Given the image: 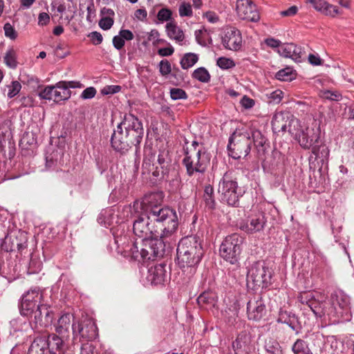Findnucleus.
<instances>
[{
  "label": "nucleus",
  "instance_id": "680f3d73",
  "mask_svg": "<svg viewBox=\"0 0 354 354\" xmlns=\"http://www.w3.org/2000/svg\"><path fill=\"white\" fill-rule=\"evenodd\" d=\"M19 102L21 103V106L24 107H30L33 106V99L30 96H21L19 98Z\"/></svg>",
  "mask_w": 354,
  "mask_h": 354
},
{
  "label": "nucleus",
  "instance_id": "c756f323",
  "mask_svg": "<svg viewBox=\"0 0 354 354\" xmlns=\"http://www.w3.org/2000/svg\"><path fill=\"white\" fill-rule=\"evenodd\" d=\"M4 63L11 68H15L17 66V52L13 48L8 49L3 56Z\"/></svg>",
  "mask_w": 354,
  "mask_h": 354
},
{
  "label": "nucleus",
  "instance_id": "9b49d317",
  "mask_svg": "<svg viewBox=\"0 0 354 354\" xmlns=\"http://www.w3.org/2000/svg\"><path fill=\"white\" fill-rule=\"evenodd\" d=\"M140 254L143 260L154 261L162 257L165 252L166 243L162 238L153 236L142 240Z\"/></svg>",
  "mask_w": 354,
  "mask_h": 354
},
{
  "label": "nucleus",
  "instance_id": "79ce46f5",
  "mask_svg": "<svg viewBox=\"0 0 354 354\" xmlns=\"http://www.w3.org/2000/svg\"><path fill=\"white\" fill-rule=\"evenodd\" d=\"M8 97L12 98L16 96L21 89V85L18 81H12L10 85L8 86Z\"/></svg>",
  "mask_w": 354,
  "mask_h": 354
},
{
  "label": "nucleus",
  "instance_id": "dca6fc26",
  "mask_svg": "<svg viewBox=\"0 0 354 354\" xmlns=\"http://www.w3.org/2000/svg\"><path fill=\"white\" fill-rule=\"evenodd\" d=\"M36 326L46 327L52 323L53 313L47 304H40L30 317Z\"/></svg>",
  "mask_w": 354,
  "mask_h": 354
},
{
  "label": "nucleus",
  "instance_id": "4c0bfd02",
  "mask_svg": "<svg viewBox=\"0 0 354 354\" xmlns=\"http://www.w3.org/2000/svg\"><path fill=\"white\" fill-rule=\"evenodd\" d=\"M55 87L69 90L70 88H82L83 85L77 81H59L55 84Z\"/></svg>",
  "mask_w": 354,
  "mask_h": 354
},
{
  "label": "nucleus",
  "instance_id": "c03bdc74",
  "mask_svg": "<svg viewBox=\"0 0 354 354\" xmlns=\"http://www.w3.org/2000/svg\"><path fill=\"white\" fill-rule=\"evenodd\" d=\"M159 71L162 76L169 75L171 71V66L167 59H162L159 63Z\"/></svg>",
  "mask_w": 354,
  "mask_h": 354
},
{
  "label": "nucleus",
  "instance_id": "338daca9",
  "mask_svg": "<svg viewBox=\"0 0 354 354\" xmlns=\"http://www.w3.org/2000/svg\"><path fill=\"white\" fill-rule=\"evenodd\" d=\"M50 21V17L46 12H41L38 17V24L39 26H46Z\"/></svg>",
  "mask_w": 354,
  "mask_h": 354
},
{
  "label": "nucleus",
  "instance_id": "6e6552de",
  "mask_svg": "<svg viewBox=\"0 0 354 354\" xmlns=\"http://www.w3.org/2000/svg\"><path fill=\"white\" fill-rule=\"evenodd\" d=\"M272 270L264 261H256L249 268L247 283L254 287L267 288L271 284Z\"/></svg>",
  "mask_w": 354,
  "mask_h": 354
},
{
  "label": "nucleus",
  "instance_id": "8fccbe9b",
  "mask_svg": "<svg viewBox=\"0 0 354 354\" xmlns=\"http://www.w3.org/2000/svg\"><path fill=\"white\" fill-rule=\"evenodd\" d=\"M193 14L192 6L189 3H183L179 7L180 17H192Z\"/></svg>",
  "mask_w": 354,
  "mask_h": 354
},
{
  "label": "nucleus",
  "instance_id": "69168bd1",
  "mask_svg": "<svg viewBox=\"0 0 354 354\" xmlns=\"http://www.w3.org/2000/svg\"><path fill=\"white\" fill-rule=\"evenodd\" d=\"M120 35L124 39V41H131L133 39L134 36L131 31L127 29H121L119 32Z\"/></svg>",
  "mask_w": 354,
  "mask_h": 354
},
{
  "label": "nucleus",
  "instance_id": "4468645a",
  "mask_svg": "<svg viewBox=\"0 0 354 354\" xmlns=\"http://www.w3.org/2000/svg\"><path fill=\"white\" fill-rule=\"evenodd\" d=\"M145 212L138 216L133 223V234L142 241L156 236V229H152L154 223L149 218V213Z\"/></svg>",
  "mask_w": 354,
  "mask_h": 354
},
{
  "label": "nucleus",
  "instance_id": "aec40b11",
  "mask_svg": "<svg viewBox=\"0 0 354 354\" xmlns=\"http://www.w3.org/2000/svg\"><path fill=\"white\" fill-rule=\"evenodd\" d=\"M295 119L288 113L278 112L274 114L272 120V128L274 132L280 133L288 131L289 122Z\"/></svg>",
  "mask_w": 354,
  "mask_h": 354
},
{
  "label": "nucleus",
  "instance_id": "f704fd0d",
  "mask_svg": "<svg viewBox=\"0 0 354 354\" xmlns=\"http://www.w3.org/2000/svg\"><path fill=\"white\" fill-rule=\"evenodd\" d=\"M39 88H40V90L38 93V95L41 99L51 100H53V90L57 89V87H55V84L52 86H46L44 88L41 86H39Z\"/></svg>",
  "mask_w": 354,
  "mask_h": 354
},
{
  "label": "nucleus",
  "instance_id": "bf43d9fd",
  "mask_svg": "<svg viewBox=\"0 0 354 354\" xmlns=\"http://www.w3.org/2000/svg\"><path fill=\"white\" fill-rule=\"evenodd\" d=\"M125 41L122 37L119 35L114 36L113 38V45L117 50L122 49L124 46Z\"/></svg>",
  "mask_w": 354,
  "mask_h": 354
},
{
  "label": "nucleus",
  "instance_id": "13d9d810",
  "mask_svg": "<svg viewBox=\"0 0 354 354\" xmlns=\"http://www.w3.org/2000/svg\"><path fill=\"white\" fill-rule=\"evenodd\" d=\"M283 93L282 91L277 89L270 94L269 98L273 103L278 104L283 98Z\"/></svg>",
  "mask_w": 354,
  "mask_h": 354
},
{
  "label": "nucleus",
  "instance_id": "e2e57ef3",
  "mask_svg": "<svg viewBox=\"0 0 354 354\" xmlns=\"http://www.w3.org/2000/svg\"><path fill=\"white\" fill-rule=\"evenodd\" d=\"M95 17V9L93 3H91L87 7L86 19L89 22H92Z\"/></svg>",
  "mask_w": 354,
  "mask_h": 354
},
{
  "label": "nucleus",
  "instance_id": "3c124183",
  "mask_svg": "<svg viewBox=\"0 0 354 354\" xmlns=\"http://www.w3.org/2000/svg\"><path fill=\"white\" fill-rule=\"evenodd\" d=\"M114 21L113 18L109 17H102V19L99 21V26L104 30L110 29L113 25Z\"/></svg>",
  "mask_w": 354,
  "mask_h": 354
},
{
  "label": "nucleus",
  "instance_id": "6ab92c4d",
  "mask_svg": "<svg viewBox=\"0 0 354 354\" xmlns=\"http://www.w3.org/2000/svg\"><path fill=\"white\" fill-rule=\"evenodd\" d=\"M225 48L231 50H237L241 47L242 37L239 30L234 28L227 30L222 39Z\"/></svg>",
  "mask_w": 354,
  "mask_h": 354
},
{
  "label": "nucleus",
  "instance_id": "0e129e2a",
  "mask_svg": "<svg viewBox=\"0 0 354 354\" xmlns=\"http://www.w3.org/2000/svg\"><path fill=\"white\" fill-rule=\"evenodd\" d=\"M298 8L296 6H292L286 10L280 12L282 17H292L297 14Z\"/></svg>",
  "mask_w": 354,
  "mask_h": 354
},
{
  "label": "nucleus",
  "instance_id": "a211bd4d",
  "mask_svg": "<svg viewBox=\"0 0 354 354\" xmlns=\"http://www.w3.org/2000/svg\"><path fill=\"white\" fill-rule=\"evenodd\" d=\"M266 314V305L261 297L250 299L247 304V315L249 319L260 321Z\"/></svg>",
  "mask_w": 354,
  "mask_h": 354
},
{
  "label": "nucleus",
  "instance_id": "5701e85b",
  "mask_svg": "<svg viewBox=\"0 0 354 354\" xmlns=\"http://www.w3.org/2000/svg\"><path fill=\"white\" fill-rule=\"evenodd\" d=\"M71 322H74V316L71 313L62 315L57 321L56 331L62 337L67 336L71 327Z\"/></svg>",
  "mask_w": 354,
  "mask_h": 354
},
{
  "label": "nucleus",
  "instance_id": "473e14b6",
  "mask_svg": "<svg viewBox=\"0 0 354 354\" xmlns=\"http://www.w3.org/2000/svg\"><path fill=\"white\" fill-rule=\"evenodd\" d=\"M198 56L194 53H186L180 61L181 67L187 69L194 66L198 61Z\"/></svg>",
  "mask_w": 354,
  "mask_h": 354
},
{
  "label": "nucleus",
  "instance_id": "f3484780",
  "mask_svg": "<svg viewBox=\"0 0 354 354\" xmlns=\"http://www.w3.org/2000/svg\"><path fill=\"white\" fill-rule=\"evenodd\" d=\"M266 222L265 215L259 214L250 217L245 222H241L239 228L247 234H252L262 231Z\"/></svg>",
  "mask_w": 354,
  "mask_h": 354
},
{
  "label": "nucleus",
  "instance_id": "49530a36",
  "mask_svg": "<svg viewBox=\"0 0 354 354\" xmlns=\"http://www.w3.org/2000/svg\"><path fill=\"white\" fill-rule=\"evenodd\" d=\"M323 97L327 100H334V101H339L342 100V97L339 92L337 91H325L323 93Z\"/></svg>",
  "mask_w": 354,
  "mask_h": 354
},
{
  "label": "nucleus",
  "instance_id": "4be33fe9",
  "mask_svg": "<svg viewBox=\"0 0 354 354\" xmlns=\"http://www.w3.org/2000/svg\"><path fill=\"white\" fill-rule=\"evenodd\" d=\"M47 342V348L49 350L50 354H62L64 348V342L62 337L55 335L50 334L44 335Z\"/></svg>",
  "mask_w": 354,
  "mask_h": 354
},
{
  "label": "nucleus",
  "instance_id": "412c9836",
  "mask_svg": "<svg viewBox=\"0 0 354 354\" xmlns=\"http://www.w3.org/2000/svg\"><path fill=\"white\" fill-rule=\"evenodd\" d=\"M217 302L216 294L212 291H205L197 298V304L201 309L213 310Z\"/></svg>",
  "mask_w": 354,
  "mask_h": 354
},
{
  "label": "nucleus",
  "instance_id": "864d4df0",
  "mask_svg": "<svg viewBox=\"0 0 354 354\" xmlns=\"http://www.w3.org/2000/svg\"><path fill=\"white\" fill-rule=\"evenodd\" d=\"M323 14L334 17L339 14V12L337 6L327 3Z\"/></svg>",
  "mask_w": 354,
  "mask_h": 354
},
{
  "label": "nucleus",
  "instance_id": "f257e3e1",
  "mask_svg": "<svg viewBox=\"0 0 354 354\" xmlns=\"http://www.w3.org/2000/svg\"><path fill=\"white\" fill-rule=\"evenodd\" d=\"M144 136L141 121L131 113H126L114 130L111 139V147L121 153H125L133 146H138Z\"/></svg>",
  "mask_w": 354,
  "mask_h": 354
},
{
  "label": "nucleus",
  "instance_id": "a19ab883",
  "mask_svg": "<svg viewBox=\"0 0 354 354\" xmlns=\"http://www.w3.org/2000/svg\"><path fill=\"white\" fill-rule=\"evenodd\" d=\"M332 299L336 298V301L341 308H345L349 304V299L347 296L343 293L339 292V294L335 293L331 295Z\"/></svg>",
  "mask_w": 354,
  "mask_h": 354
},
{
  "label": "nucleus",
  "instance_id": "09e8293b",
  "mask_svg": "<svg viewBox=\"0 0 354 354\" xmlns=\"http://www.w3.org/2000/svg\"><path fill=\"white\" fill-rule=\"evenodd\" d=\"M6 37L14 40L17 37V32L10 23H6L3 26Z\"/></svg>",
  "mask_w": 354,
  "mask_h": 354
},
{
  "label": "nucleus",
  "instance_id": "b1692460",
  "mask_svg": "<svg viewBox=\"0 0 354 354\" xmlns=\"http://www.w3.org/2000/svg\"><path fill=\"white\" fill-rule=\"evenodd\" d=\"M45 337L38 336L32 342L28 354H50Z\"/></svg>",
  "mask_w": 354,
  "mask_h": 354
},
{
  "label": "nucleus",
  "instance_id": "7c9ffc66",
  "mask_svg": "<svg viewBox=\"0 0 354 354\" xmlns=\"http://www.w3.org/2000/svg\"><path fill=\"white\" fill-rule=\"evenodd\" d=\"M151 275H153L152 281L155 283H160L164 281L165 270L162 264L155 266L153 269L150 270Z\"/></svg>",
  "mask_w": 354,
  "mask_h": 354
},
{
  "label": "nucleus",
  "instance_id": "cd10ccee",
  "mask_svg": "<svg viewBox=\"0 0 354 354\" xmlns=\"http://www.w3.org/2000/svg\"><path fill=\"white\" fill-rule=\"evenodd\" d=\"M295 317L286 310L281 309L277 318V322L288 325L292 330L295 329Z\"/></svg>",
  "mask_w": 354,
  "mask_h": 354
},
{
  "label": "nucleus",
  "instance_id": "39448f33",
  "mask_svg": "<svg viewBox=\"0 0 354 354\" xmlns=\"http://www.w3.org/2000/svg\"><path fill=\"white\" fill-rule=\"evenodd\" d=\"M203 255L201 243L196 236H186L178 243L177 248L178 263L180 268H191L199 263Z\"/></svg>",
  "mask_w": 354,
  "mask_h": 354
},
{
  "label": "nucleus",
  "instance_id": "2f4dec72",
  "mask_svg": "<svg viewBox=\"0 0 354 354\" xmlns=\"http://www.w3.org/2000/svg\"><path fill=\"white\" fill-rule=\"evenodd\" d=\"M71 91L64 88H57L53 90V100L58 103L63 100H67L71 97Z\"/></svg>",
  "mask_w": 354,
  "mask_h": 354
},
{
  "label": "nucleus",
  "instance_id": "4d7b16f0",
  "mask_svg": "<svg viewBox=\"0 0 354 354\" xmlns=\"http://www.w3.org/2000/svg\"><path fill=\"white\" fill-rule=\"evenodd\" d=\"M88 37L91 39L92 44L95 46L100 44L103 41L102 34L97 31L91 32Z\"/></svg>",
  "mask_w": 354,
  "mask_h": 354
},
{
  "label": "nucleus",
  "instance_id": "de8ad7c7",
  "mask_svg": "<svg viewBox=\"0 0 354 354\" xmlns=\"http://www.w3.org/2000/svg\"><path fill=\"white\" fill-rule=\"evenodd\" d=\"M304 52L301 47L294 44V48H292V50H291L290 58H292L295 62H300L301 59L304 55Z\"/></svg>",
  "mask_w": 354,
  "mask_h": 354
},
{
  "label": "nucleus",
  "instance_id": "20e7f679",
  "mask_svg": "<svg viewBox=\"0 0 354 354\" xmlns=\"http://www.w3.org/2000/svg\"><path fill=\"white\" fill-rule=\"evenodd\" d=\"M267 140L259 130L236 129L229 139V155L234 159L245 158L251 151L252 144L259 153H263Z\"/></svg>",
  "mask_w": 354,
  "mask_h": 354
},
{
  "label": "nucleus",
  "instance_id": "7ed1b4c3",
  "mask_svg": "<svg viewBox=\"0 0 354 354\" xmlns=\"http://www.w3.org/2000/svg\"><path fill=\"white\" fill-rule=\"evenodd\" d=\"M209 161L207 154L203 150H196L195 148L185 149L182 164L186 169V174L189 178L182 183L179 189L180 194L188 196L196 192L198 185L204 179Z\"/></svg>",
  "mask_w": 354,
  "mask_h": 354
},
{
  "label": "nucleus",
  "instance_id": "6e6d98bb",
  "mask_svg": "<svg viewBox=\"0 0 354 354\" xmlns=\"http://www.w3.org/2000/svg\"><path fill=\"white\" fill-rule=\"evenodd\" d=\"M121 90V86L119 85H108L104 86L102 90L101 93L102 95H109L117 93Z\"/></svg>",
  "mask_w": 354,
  "mask_h": 354
},
{
  "label": "nucleus",
  "instance_id": "0eeeda50",
  "mask_svg": "<svg viewBox=\"0 0 354 354\" xmlns=\"http://www.w3.org/2000/svg\"><path fill=\"white\" fill-rule=\"evenodd\" d=\"M288 132L295 137L304 149H310L319 139L318 128L306 127L304 129L298 119H292L289 122Z\"/></svg>",
  "mask_w": 354,
  "mask_h": 354
},
{
  "label": "nucleus",
  "instance_id": "603ef678",
  "mask_svg": "<svg viewBox=\"0 0 354 354\" xmlns=\"http://www.w3.org/2000/svg\"><path fill=\"white\" fill-rule=\"evenodd\" d=\"M294 48V44H286L280 46L279 49V53L285 57H290L291 56V50Z\"/></svg>",
  "mask_w": 354,
  "mask_h": 354
},
{
  "label": "nucleus",
  "instance_id": "37998d69",
  "mask_svg": "<svg viewBox=\"0 0 354 354\" xmlns=\"http://www.w3.org/2000/svg\"><path fill=\"white\" fill-rule=\"evenodd\" d=\"M217 65L222 69H229L234 67L235 63L232 59L222 57L218 59Z\"/></svg>",
  "mask_w": 354,
  "mask_h": 354
},
{
  "label": "nucleus",
  "instance_id": "9d476101",
  "mask_svg": "<svg viewBox=\"0 0 354 354\" xmlns=\"http://www.w3.org/2000/svg\"><path fill=\"white\" fill-rule=\"evenodd\" d=\"M218 192L221 194V199L223 203L230 206H239V197L241 196V189L237 182L230 174H224L219 183Z\"/></svg>",
  "mask_w": 354,
  "mask_h": 354
},
{
  "label": "nucleus",
  "instance_id": "c85d7f7f",
  "mask_svg": "<svg viewBox=\"0 0 354 354\" xmlns=\"http://www.w3.org/2000/svg\"><path fill=\"white\" fill-rule=\"evenodd\" d=\"M295 354H313L308 348V344L303 339H298L292 346Z\"/></svg>",
  "mask_w": 354,
  "mask_h": 354
},
{
  "label": "nucleus",
  "instance_id": "a18cd8bd",
  "mask_svg": "<svg viewBox=\"0 0 354 354\" xmlns=\"http://www.w3.org/2000/svg\"><path fill=\"white\" fill-rule=\"evenodd\" d=\"M171 10L169 8H163L158 11L157 18L160 21H167L171 19Z\"/></svg>",
  "mask_w": 354,
  "mask_h": 354
},
{
  "label": "nucleus",
  "instance_id": "393cba45",
  "mask_svg": "<svg viewBox=\"0 0 354 354\" xmlns=\"http://www.w3.org/2000/svg\"><path fill=\"white\" fill-rule=\"evenodd\" d=\"M166 30L168 37L171 39H174L178 43L182 42L185 39L183 31L174 21H171L167 24Z\"/></svg>",
  "mask_w": 354,
  "mask_h": 354
},
{
  "label": "nucleus",
  "instance_id": "a878e982",
  "mask_svg": "<svg viewBox=\"0 0 354 354\" xmlns=\"http://www.w3.org/2000/svg\"><path fill=\"white\" fill-rule=\"evenodd\" d=\"M151 166L150 160L145 159L142 164L144 169H147L149 171H152V175L156 178V180H160L164 178L165 175L168 173L167 168L160 167L159 165L154 166L152 165L151 169H148Z\"/></svg>",
  "mask_w": 354,
  "mask_h": 354
},
{
  "label": "nucleus",
  "instance_id": "ea45409f",
  "mask_svg": "<svg viewBox=\"0 0 354 354\" xmlns=\"http://www.w3.org/2000/svg\"><path fill=\"white\" fill-rule=\"evenodd\" d=\"M170 97L174 100H186L188 97L186 92L180 88H172L170 89Z\"/></svg>",
  "mask_w": 354,
  "mask_h": 354
},
{
  "label": "nucleus",
  "instance_id": "ddd939ff",
  "mask_svg": "<svg viewBox=\"0 0 354 354\" xmlns=\"http://www.w3.org/2000/svg\"><path fill=\"white\" fill-rule=\"evenodd\" d=\"M42 295L37 288L26 292L21 298L19 304L20 314L24 317H30L35 308L41 304Z\"/></svg>",
  "mask_w": 354,
  "mask_h": 354
},
{
  "label": "nucleus",
  "instance_id": "f03ea898",
  "mask_svg": "<svg viewBox=\"0 0 354 354\" xmlns=\"http://www.w3.org/2000/svg\"><path fill=\"white\" fill-rule=\"evenodd\" d=\"M157 196V194H150L143 200L141 205L145 211L149 213V218L154 223L152 227L156 229V236L165 240L171 237L176 232L178 226V217L175 210L153 204Z\"/></svg>",
  "mask_w": 354,
  "mask_h": 354
},
{
  "label": "nucleus",
  "instance_id": "1a4fd4ad",
  "mask_svg": "<svg viewBox=\"0 0 354 354\" xmlns=\"http://www.w3.org/2000/svg\"><path fill=\"white\" fill-rule=\"evenodd\" d=\"M243 241L244 238L237 233L227 236L220 246L221 257L232 264L236 263L241 253Z\"/></svg>",
  "mask_w": 354,
  "mask_h": 354
},
{
  "label": "nucleus",
  "instance_id": "423d86ee",
  "mask_svg": "<svg viewBox=\"0 0 354 354\" xmlns=\"http://www.w3.org/2000/svg\"><path fill=\"white\" fill-rule=\"evenodd\" d=\"M298 300L302 304L308 306L317 319H326L328 316L330 319L336 316L333 304L326 301V297L317 292H302L298 296Z\"/></svg>",
  "mask_w": 354,
  "mask_h": 354
},
{
  "label": "nucleus",
  "instance_id": "e433bc0d",
  "mask_svg": "<svg viewBox=\"0 0 354 354\" xmlns=\"http://www.w3.org/2000/svg\"><path fill=\"white\" fill-rule=\"evenodd\" d=\"M276 79L281 81H291L295 77V74L290 68H286L279 71L275 75Z\"/></svg>",
  "mask_w": 354,
  "mask_h": 354
},
{
  "label": "nucleus",
  "instance_id": "bb28decb",
  "mask_svg": "<svg viewBox=\"0 0 354 354\" xmlns=\"http://www.w3.org/2000/svg\"><path fill=\"white\" fill-rule=\"evenodd\" d=\"M236 354H243L246 353L248 346V337L245 334H239L232 344Z\"/></svg>",
  "mask_w": 354,
  "mask_h": 354
},
{
  "label": "nucleus",
  "instance_id": "774afa93",
  "mask_svg": "<svg viewBox=\"0 0 354 354\" xmlns=\"http://www.w3.org/2000/svg\"><path fill=\"white\" fill-rule=\"evenodd\" d=\"M241 105L245 109H250L254 105V101L247 97L246 95L243 96L241 101Z\"/></svg>",
  "mask_w": 354,
  "mask_h": 354
},
{
  "label": "nucleus",
  "instance_id": "2eb2a0df",
  "mask_svg": "<svg viewBox=\"0 0 354 354\" xmlns=\"http://www.w3.org/2000/svg\"><path fill=\"white\" fill-rule=\"evenodd\" d=\"M236 10L242 19L252 22H257L260 19L259 11L252 0H236Z\"/></svg>",
  "mask_w": 354,
  "mask_h": 354
},
{
  "label": "nucleus",
  "instance_id": "c9c22d12",
  "mask_svg": "<svg viewBox=\"0 0 354 354\" xmlns=\"http://www.w3.org/2000/svg\"><path fill=\"white\" fill-rule=\"evenodd\" d=\"M192 77L202 82H207L210 79L209 72L203 67L196 69L192 73Z\"/></svg>",
  "mask_w": 354,
  "mask_h": 354
},
{
  "label": "nucleus",
  "instance_id": "58836bf2",
  "mask_svg": "<svg viewBox=\"0 0 354 354\" xmlns=\"http://www.w3.org/2000/svg\"><path fill=\"white\" fill-rule=\"evenodd\" d=\"M100 349L97 348L93 343L86 342L82 345L80 354H100Z\"/></svg>",
  "mask_w": 354,
  "mask_h": 354
},
{
  "label": "nucleus",
  "instance_id": "f8f14e48",
  "mask_svg": "<svg viewBox=\"0 0 354 354\" xmlns=\"http://www.w3.org/2000/svg\"><path fill=\"white\" fill-rule=\"evenodd\" d=\"M72 330L74 339L79 338L91 341L97 336V328L93 319L87 316L82 317L77 323L72 324Z\"/></svg>",
  "mask_w": 354,
  "mask_h": 354
},
{
  "label": "nucleus",
  "instance_id": "5fc2aeb1",
  "mask_svg": "<svg viewBox=\"0 0 354 354\" xmlns=\"http://www.w3.org/2000/svg\"><path fill=\"white\" fill-rule=\"evenodd\" d=\"M96 93V89L93 86H90L82 91L80 97L83 100L91 99L95 96Z\"/></svg>",
  "mask_w": 354,
  "mask_h": 354
},
{
  "label": "nucleus",
  "instance_id": "72a5a7b5",
  "mask_svg": "<svg viewBox=\"0 0 354 354\" xmlns=\"http://www.w3.org/2000/svg\"><path fill=\"white\" fill-rule=\"evenodd\" d=\"M214 194V188L210 185H208L205 186L204 189V195L203 198L205 202V204L207 206L209 207V208H214V199L213 197Z\"/></svg>",
  "mask_w": 354,
  "mask_h": 354
},
{
  "label": "nucleus",
  "instance_id": "052dcab7",
  "mask_svg": "<svg viewBox=\"0 0 354 354\" xmlns=\"http://www.w3.org/2000/svg\"><path fill=\"white\" fill-rule=\"evenodd\" d=\"M58 176L65 183H70L72 180V174L68 171L60 170L58 171Z\"/></svg>",
  "mask_w": 354,
  "mask_h": 354
}]
</instances>
